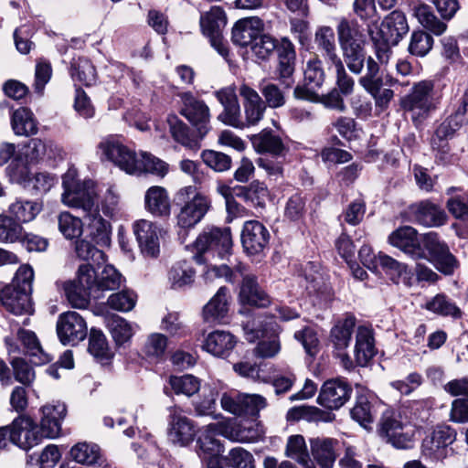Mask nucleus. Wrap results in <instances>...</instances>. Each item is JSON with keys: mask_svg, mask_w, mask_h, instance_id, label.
I'll return each instance as SVG.
<instances>
[{"mask_svg": "<svg viewBox=\"0 0 468 468\" xmlns=\"http://www.w3.org/2000/svg\"><path fill=\"white\" fill-rule=\"evenodd\" d=\"M204 277L207 282L224 278L229 282H235L239 278H242L239 291V299L242 303L266 307L271 303L269 296L260 288L256 277L247 272L246 266L241 263L237 264L233 270L225 264L208 266Z\"/></svg>", "mask_w": 468, "mask_h": 468, "instance_id": "obj_1", "label": "nucleus"}, {"mask_svg": "<svg viewBox=\"0 0 468 468\" xmlns=\"http://www.w3.org/2000/svg\"><path fill=\"white\" fill-rule=\"evenodd\" d=\"M367 29L375 45L378 59L382 65H387L391 56V47L396 46L409 32V25L404 13L395 10L380 25L369 24Z\"/></svg>", "mask_w": 468, "mask_h": 468, "instance_id": "obj_2", "label": "nucleus"}, {"mask_svg": "<svg viewBox=\"0 0 468 468\" xmlns=\"http://www.w3.org/2000/svg\"><path fill=\"white\" fill-rule=\"evenodd\" d=\"M61 202L72 208H80L85 214L98 208V192L92 180L80 181L75 168H69L62 178Z\"/></svg>", "mask_w": 468, "mask_h": 468, "instance_id": "obj_3", "label": "nucleus"}, {"mask_svg": "<svg viewBox=\"0 0 468 468\" xmlns=\"http://www.w3.org/2000/svg\"><path fill=\"white\" fill-rule=\"evenodd\" d=\"M441 97L432 80H420L414 83L410 92L403 99L402 107L414 122L420 123L436 109Z\"/></svg>", "mask_w": 468, "mask_h": 468, "instance_id": "obj_4", "label": "nucleus"}, {"mask_svg": "<svg viewBox=\"0 0 468 468\" xmlns=\"http://www.w3.org/2000/svg\"><path fill=\"white\" fill-rule=\"evenodd\" d=\"M337 35L347 68L355 74L361 73L365 63V52L357 25L343 18L337 26Z\"/></svg>", "mask_w": 468, "mask_h": 468, "instance_id": "obj_5", "label": "nucleus"}, {"mask_svg": "<svg viewBox=\"0 0 468 468\" xmlns=\"http://www.w3.org/2000/svg\"><path fill=\"white\" fill-rule=\"evenodd\" d=\"M176 196L185 202L176 216L177 226L185 229L194 228L209 210L210 200L194 186L180 188Z\"/></svg>", "mask_w": 468, "mask_h": 468, "instance_id": "obj_6", "label": "nucleus"}, {"mask_svg": "<svg viewBox=\"0 0 468 468\" xmlns=\"http://www.w3.org/2000/svg\"><path fill=\"white\" fill-rule=\"evenodd\" d=\"M179 97V112L195 128L197 136L203 139L210 131V109L207 103L192 92H181Z\"/></svg>", "mask_w": 468, "mask_h": 468, "instance_id": "obj_7", "label": "nucleus"}, {"mask_svg": "<svg viewBox=\"0 0 468 468\" xmlns=\"http://www.w3.org/2000/svg\"><path fill=\"white\" fill-rule=\"evenodd\" d=\"M407 413L408 409L399 412L386 411L380 420V435L398 449H407L412 442L410 421L403 420Z\"/></svg>", "mask_w": 468, "mask_h": 468, "instance_id": "obj_8", "label": "nucleus"}, {"mask_svg": "<svg viewBox=\"0 0 468 468\" xmlns=\"http://www.w3.org/2000/svg\"><path fill=\"white\" fill-rule=\"evenodd\" d=\"M421 247L424 250V257L420 260H427L434 267L445 275H451L458 268L456 258L451 253L448 245L441 240L436 232L431 231L421 236Z\"/></svg>", "mask_w": 468, "mask_h": 468, "instance_id": "obj_9", "label": "nucleus"}, {"mask_svg": "<svg viewBox=\"0 0 468 468\" xmlns=\"http://www.w3.org/2000/svg\"><path fill=\"white\" fill-rule=\"evenodd\" d=\"M195 248L199 253L216 251L223 258L229 254L232 248V237L229 228L210 227L205 229L197 238ZM195 261L201 264L204 262L202 254L195 256Z\"/></svg>", "mask_w": 468, "mask_h": 468, "instance_id": "obj_10", "label": "nucleus"}, {"mask_svg": "<svg viewBox=\"0 0 468 468\" xmlns=\"http://www.w3.org/2000/svg\"><path fill=\"white\" fill-rule=\"evenodd\" d=\"M226 24V14L219 6L211 7L208 12L200 17V27L203 33L209 37L211 46L224 58L229 57L228 44L221 33Z\"/></svg>", "mask_w": 468, "mask_h": 468, "instance_id": "obj_11", "label": "nucleus"}, {"mask_svg": "<svg viewBox=\"0 0 468 468\" xmlns=\"http://www.w3.org/2000/svg\"><path fill=\"white\" fill-rule=\"evenodd\" d=\"M246 339L253 343L260 339L254 348V355L261 358L274 357L281 351V343L277 333L271 328H259L253 322L244 325Z\"/></svg>", "mask_w": 468, "mask_h": 468, "instance_id": "obj_12", "label": "nucleus"}, {"mask_svg": "<svg viewBox=\"0 0 468 468\" xmlns=\"http://www.w3.org/2000/svg\"><path fill=\"white\" fill-rule=\"evenodd\" d=\"M87 333V324L77 312L69 311L58 315L57 335L63 345L76 346L86 338Z\"/></svg>", "mask_w": 468, "mask_h": 468, "instance_id": "obj_13", "label": "nucleus"}, {"mask_svg": "<svg viewBox=\"0 0 468 468\" xmlns=\"http://www.w3.org/2000/svg\"><path fill=\"white\" fill-rule=\"evenodd\" d=\"M168 410V441L180 447L189 445L194 441L197 433L193 421L185 416L182 410L176 406L169 408Z\"/></svg>", "mask_w": 468, "mask_h": 468, "instance_id": "obj_14", "label": "nucleus"}, {"mask_svg": "<svg viewBox=\"0 0 468 468\" xmlns=\"http://www.w3.org/2000/svg\"><path fill=\"white\" fill-rule=\"evenodd\" d=\"M11 442L23 450H29L45 437L33 419L27 415L16 418L10 425Z\"/></svg>", "mask_w": 468, "mask_h": 468, "instance_id": "obj_15", "label": "nucleus"}, {"mask_svg": "<svg viewBox=\"0 0 468 468\" xmlns=\"http://www.w3.org/2000/svg\"><path fill=\"white\" fill-rule=\"evenodd\" d=\"M100 149L107 159L113 162L120 169L129 175H138L140 169L137 165L140 156L135 152L115 140L101 143Z\"/></svg>", "mask_w": 468, "mask_h": 468, "instance_id": "obj_16", "label": "nucleus"}, {"mask_svg": "<svg viewBox=\"0 0 468 468\" xmlns=\"http://www.w3.org/2000/svg\"><path fill=\"white\" fill-rule=\"evenodd\" d=\"M456 431L450 426H437L422 441V454L434 460L444 459L447 456V448L456 440Z\"/></svg>", "mask_w": 468, "mask_h": 468, "instance_id": "obj_17", "label": "nucleus"}, {"mask_svg": "<svg viewBox=\"0 0 468 468\" xmlns=\"http://www.w3.org/2000/svg\"><path fill=\"white\" fill-rule=\"evenodd\" d=\"M133 230L142 253L155 258L160 253L162 229L153 221L139 219L133 225Z\"/></svg>", "mask_w": 468, "mask_h": 468, "instance_id": "obj_18", "label": "nucleus"}, {"mask_svg": "<svg viewBox=\"0 0 468 468\" xmlns=\"http://www.w3.org/2000/svg\"><path fill=\"white\" fill-rule=\"evenodd\" d=\"M238 91L242 99L244 128L257 125L263 118L266 104L256 90L243 82Z\"/></svg>", "mask_w": 468, "mask_h": 468, "instance_id": "obj_19", "label": "nucleus"}, {"mask_svg": "<svg viewBox=\"0 0 468 468\" xmlns=\"http://www.w3.org/2000/svg\"><path fill=\"white\" fill-rule=\"evenodd\" d=\"M410 219L427 228H439L448 219L446 212L438 205L424 200L409 207Z\"/></svg>", "mask_w": 468, "mask_h": 468, "instance_id": "obj_20", "label": "nucleus"}, {"mask_svg": "<svg viewBox=\"0 0 468 468\" xmlns=\"http://www.w3.org/2000/svg\"><path fill=\"white\" fill-rule=\"evenodd\" d=\"M421 237L418 231L410 226H403L395 229L388 237V242L393 247L400 250L413 260L424 257V250L421 247Z\"/></svg>", "mask_w": 468, "mask_h": 468, "instance_id": "obj_21", "label": "nucleus"}, {"mask_svg": "<svg viewBox=\"0 0 468 468\" xmlns=\"http://www.w3.org/2000/svg\"><path fill=\"white\" fill-rule=\"evenodd\" d=\"M351 387L339 378L330 379L324 383L318 396V403L330 410H338L349 399Z\"/></svg>", "mask_w": 468, "mask_h": 468, "instance_id": "obj_22", "label": "nucleus"}, {"mask_svg": "<svg viewBox=\"0 0 468 468\" xmlns=\"http://www.w3.org/2000/svg\"><path fill=\"white\" fill-rule=\"evenodd\" d=\"M0 304L16 315L31 314L34 312L31 292L14 286L5 285L0 290Z\"/></svg>", "mask_w": 468, "mask_h": 468, "instance_id": "obj_23", "label": "nucleus"}, {"mask_svg": "<svg viewBox=\"0 0 468 468\" xmlns=\"http://www.w3.org/2000/svg\"><path fill=\"white\" fill-rule=\"evenodd\" d=\"M270 233L266 227L257 220H248L241 231V243L244 250L250 255L260 254L267 247Z\"/></svg>", "mask_w": 468, "mask_h": 468, "instance_id": "obj_24", "label": "nucleus"}, {"mask_svg": "<svg viewBox=\"0 0 468 468\" xmlns=\"http://www.w3.org/2000/svg\"><path fill=\"white\" fill-rule=\"evenodd\" d=\"M310 452L315 465L320 468H334L338 453V441L328 437H314L309 440Z\"/></svg>", "mask_w": 468, "mask_h": 468, "instance_id": "obj_25", "label": "nucleus"}, {"mask_svg": "<svg viewBox=\"0 0 468 468\" xmlns=\"http://www.w3.org/2000/svg\"><path fill=\"white\" fill-rule=\"evenodd\" d=\"M40 430L46 438H57L61 431V420L66 415L64 403L57 401L48 403L40 409Z\"/></svg>", "mask_w": 468, "mask_h": 468, "instance_id": "obj_26", "label": "nucleus"}, {"mask_svg": "<svg viewBox=\"0 0 468 468\" xmlns=\"http://www.w3.org/2000/svg\"><path fill=\"white\" fill-rule=\"evenodd\" d=\"M226 422L218 421L210 423L204 427L200 436L197 439L198 449L201 453L208 455L209 457H219V453L223 452L220 441L216 438L218 435H222L228 438Z\"/></svg>", "mask_w": 468, "mask_h": 468, "instance_id": "obj_27", "label": "nucleus"}, {"mask_svg": "<svg viewBox=\"0 0 468 468\" xmlns=\"http://www.w3.org/2000/svg\"><path fill=\"white\" fill-rule=\"evenodd\" d=\"M264 30L261 19L256 16L238 20L232 27V41L239 47H249Z\"/></svg>", "mask_w": 468, "mask_h": 468, "instance_id": "obj_28", "label": "nucleus"}, {"mask_svg": "<svg viewBox=\"0 0 468 468\" xmlns=\"http://www.w3.org/2000/svg\"><path fill=\"white\" fill-rule=\"evenodd\" d=\"M236 338L229 332L216 330L207 335L203 349L218 357H227L236 346Z\"/></svg>", "mask_w": 468, "mask_h": 468, "instance_id": "obj_29", "label": "nucleus"}, {"mask_svg": "<svg viewBox=\"0 0 468 468\" xmlns=\"http://www.w3.org/2000/svg\"><path fill=\"white\" fill-rule=\"evenodd\" d=\"M146 210L155 217H167L171 213V202L167 190L159 186L149 187L144 195Z\"/></svg>", "mask_w": 468, "mask_h": 468, "instance_id": "obj_30", "label": "nucleus"}, {"mask_svg": "<svg viewBox=\"0 0 468 468\" xmlns=\"http://www.w3.org/2000/svg\"><path fill=\"white\" fill-rule=\"evenodd\" d=\"M279 65L277 72L279 78L286 88H290L293 80L292 79L295 67V50L292 43L286 38L282 40L278 48Z\"/></svg>", "mask_w": 468, "mask_h": 468, "instance_id": "obj_31", "label": "nucleus"}, {"mask_svg": "<svg viewBox=\"0 0 468 468\" xmlns=\"http://www.w3.org/2000/svg\"><path fill=\"white\" fill-rule=\"evenodd\" d=\"M61 149L51 140L33 138L25 146V155L31 162L44 158L53 159L60 155Z\"/></svg>", "mask_w": 468, "mask_h": 468, "instance_id": "obj_32", "label": "nucleus"}, {"mask_svg": "<svg viewBox=\"0 0 468 468\" xmlns=\"http://www.w3.org/2000/svg\"><path fill=\"white\" fill-rule=\"evenodd\" d=\"M16 336L23 345L25 352L31 357L33 364L43 365L51 360L50 356L44 352L34 332L20 328L17 331Z\"/></svg>", "mask_w": 468, "mask_h": 468, "instance_id": "obj_33", "label": "nucleus"}, {"mask_svg": "<svg viewBox=\"0 0 468 468\" xmlns=\"http://www.w3.org/2000/svg\"><path fill=\"white\" fill-rule=\"evenodd\" d=\"M378 261L379 265L395 283L411 284L413 273L408 265L382 252H378Z\"/></svg>", "mask_w": 468, "mask_h": 468, "instance_id": "obj_34", "label": "nucleus"}, {"mask_svg": "<svg viewBox=\"0 0 468 468\" xmlns=\"http://www.w3.org/2000/svg\"><path fill=\"white\" fill-rule=\"evenodd\" d=\"M229 290L220 287L203 309L205 321L211 323L223 319L229 311Z\"/></svg>", "mask_w": 468, "mask_h": 468, "instance_id": "obj_35", "label": "nucleus"}, {"mask_svg": "<svg viewBox=\"0 0 468 468\" xmlns=\"http://www.w3.org/2000/svg\"><path fill=\"white\" fill-rule=\"evenodd\" d=\"M224 421L226 422L228 439L231 441H254L261 437V431L255 421L240 420L236 425H232L230 420Z\"/></svg>", "mask_w": 468, "mask_h": 468, "instance_id": "obj_36", "label": "nucleus"}, {"mask_svg": "<svg viewBox=\"0 0 468 468\" xmlns=\"http://www.w3.org/2000/svg\"><path fill=\"white\" fill-rule=\"evenodd\" d=\"M375 355L374 338L370 329L359 326L355 346V358L358 366L364 367Z\"/></svg>", "mask_w": 468, "mask_h": 468, "instance_id": "obj_37", "label": "nucleus"}, {"mask_svg": "<svg viewBox=\"0 0 468 468\" xmlns=\"http://www.w3.org/2000/svg\"><path fill=\"white\" fill-rule=\"evenodd\" d=\"M285 455L295 460L303 468H316L302 435H292L288 438Z\"/></svg>", "mask_w": 468, "mask_h": 468, "instance_id": "obj_38", "label": "nucleus"}, {"mask_svg": "<svg viewBox=\"0 0 468 468\" xmlns=\"http://www.w3.org/2000/svg\"><path fill=\"white\" fill-rule=\"evenodd\" d=\"M85 219L90 237L100 245H109L111 225L100 215L99 207L94 212L87 213Z\"/></svg>", "mask_w": 468, "mask_h": 468, "instance_id": "obj_39", "label": "nucleus"}, {"mask_svg": "<svg viewBox=\"0 0 468 468\" xmlns=\"http://www.w3.org/2000/svg\"><path fill=\"white\" fill-rule=\"evenodd\" d=\"M167 123L169 125L170 133L176 142L191 150L200 148L199 141L201 139L197 136V138L193 137L190 133L189 127L176 115H169L167 117Z\"/></svg>", "mask_w": 468, "mask_h": 468, "instance_id": "obj_40", "label": "nucleus"}, {"mask_svg": "<svg viewBox=\"0 0 468 468\" xmlns=\"http://www.w3.org/2000/svg\"><path fill=\"white\" fill-rule=\"evenodd\" d=\"M412 12L418 22L434 35L440 36L447 29V25L434 15L430 5L417 3L413 5Z\"/></svg>", "mask_w": 468, "mask_h": 468, "instance_id": "obj_41", "label": "nucleus"}, {"mask_svg": "<svg viewBox=\"0 0 468 468\" xmlns=\"http://www.w3.org/2000/svg\"><path fill=\"white\" fill-rule=\"evenodd\" d=\"M252 144L258 153H269L275 156H281L285 152L282 139L271 131L263 130L254 135Z\"/></svg>", "mask_w": 468, "mask_h": 468, "instance_id": "obj_42", "label": "nucleus"}, {"mask_svg": "<svg viewBox=\"0 0 468 468\" xmlns=\"http://www.w3.org/2000/svg\"><path fill=\"white\" fill-rule=\"evenodd\" d=\"M41 210V203L22 199L16 200L8 207L9 215L21 225L35 219Z\"/></svg>", "mask_w": 468, "mask_h": 468, "instance_id": "obj_43", "label": "nucleus"}, {"mask_svg": "<svg viewBox=\"0 0 468 468\" xmlns=\"http://www.w3.org/2000/svg\"><path fill=\"white\" fill-rule=\"evenodd\" d=\"M356 325L353 316L339 321L331 330V341L338 352H343L349 346L352 333Z\"/></svg>", "mask_w": 468, "mask_h": 468, "instance_id": "obj_44", "label": "nucleus"}, {"mask_svg": "<svg viewBox=\"0 0 468 468\" xmlns=\"http://www.w3.org/2000/svg\"><path fill=\"white\" fill-rule=\"evenodd\" d=\"M26 231L22 225L10 215L0 214V242L16 243L23 241Z\"/></svg>", "mask_w": 468, "mask_h": 468, "instance_id": "obj_45", "label": "nucleus"}, {"mask_svg": "<svg viewBox=\"0 0 468 468\" xmlns=\"http://www.w3.org/2000/svg\"><path fill=\"white\" fill-rule=\"evenodd\" d=\"M12 128L16 135L28 136L37 132V121L27 108L16 110L12 115Z\"/></svg>", "mask_w": 468, "mask_h": 468, "instance_id": "obj_46", "label": "nucleus"}, {"mask_svg": "<svg viewBox=\"0 0 468 468\" xmlns=\"http://www.w3.org/2000/svg\"><path fill=\"white\" fill-rule=\"evenodd\" d=\"M168 383L176 395H184L186 397H191L196 394L201 387L199 378L190 374L171 376Z\"/></svg>", "mask_w": 468, "mask_h": 468, "instance_id": "obj_47", "label": "nucleus"}, {"mask_svg": "<svg viewBox=\"0 0 468 468\" xmlns=\"http://www.w3.org/2000/svg\"><path fill=\"white\" fill-rule=\"evenodd\" d=\"M62 288L67 300L72 307L83 309L89 305L90 290L80 286L75 281L63 282Z\"/></svg>", "mask_w": 468, "mask_h": 468, "instance_id": "obj_48", "label": "nucleus"}, {"mask_svg": "<svg viewBox=\"0 0 468 468\" xmlns=\"http://www.w3.org/2000/svg\"><path fill=\"white\" fill-rule=\"evenodd\" d=\"M169 282L174 289H180L194 282L195 271L186 261H178L169 271Z\"/></svg>", "mask_w": 468, "mask_h": 468, "instance_id": "obj_49", "label": "nucleus"}, {"mask_svg": "<svg viewBox=\"0 0 468 468\" xmlns=\"http://www.w3.org/2000/svg\"><path fill=\"white\" fill-rule=\"evenodd\" d=\"M315 43L318 48L324 51V56L332 63L340 59L336 54L335 33L330 27H321L315 33Z\"/></svg>", "mask_w": 468, "mask_h": 468, "instance_id": "obj_50", "label": "nucleus"}, {"mask_svg": "<svg viewBox=\"0 0 468 468\" xmlns=\"http://www.w3.org/2000/svg\"><path fill=\"white\" fill-rule=\"evenodd\" d=\"M73 460L82 464H94L101 457V449L95 443L79 442L70 450Z\"/></svg>", "mask_w": 468, "mask_h": 468, "instance_id": "obj_51", "label": "nucleus"}, {"mask_svg": "<svg viewBox=\"0 0 468 468\" xmlns=\"http://www.w3.org/2000/svg\"><path fill=\"white\" fill-rule=\"evenodd\" d=\"M107 325L113 339L119 345L130 340L134 333L133 326L119 315H112L109 317L107 320Z\"/></svg>", "mask_w": 468, "mask_h": 468, "instance_id": "obj_52", "label": "nucleus"}, {"mask_svg": "<svg viewBox=\"0 0 468 468\" xmlns=\"http://www.w3.org/2000/svg\"><path fill=\"white\" fill-rule=\"evenodd\" d=\"M58 229L68 239H77L81 236L83 223L78 217L69 212H62L58 217Z\"/></svg>", "mask_w": 468, "mask_h": 468, "instance_id": "obj_53", "label": "nucleus"}, {"mask_svg": "<svg viewBox=\"0 0 468 468\" xmlns=\"http://www.w3.org/2000/svg\"><path fill=\"white\" fill-rule=\"evenodd\" d=\"M350 414L352 419L359 423V425L364 429H371V424L374 421V415L371 404L366 397L360 396L356 398V404L350 410Z\"/></svg>", "mask_w": 468, "mask_h": 468, "instance_id": "obj_54", "label": "nucleus"}, {"mask_svg": "<svg viewBox=\"0 0 468 468\" xmlns=\"http://www.w3.org/2000/svg\"><path fill=\"white\" fill-rule=\"evenodd\" d=\"M138 175L149 173L160 177H164L168 172V165L163 160L148 153H141L139 159Z\"/></svg>", "mask_w": 468, "mask_h": 468, "instance_id": "obj_55", "label": "nucleus"}, {"mask_svg": "<svg viewBox=\"0 0 468 468\" xmlns=\"http://www.w3.org/2000/svg\"><path fill=\"white\" fill-rule=\"evenodd\" d=\"M123 282L124 279L119 271L113 265L107 264L99 275L97 291L116 290L120 288Z\"/></svg>", "mask_w": 468, "mask_h": 468, "instance_id": "obj_56", "label": "nucleus"}, {"mask_svg": "<svg viewBox=\"0 0 468 468\" xmlns=\"http://www.w3.org/2000/svg\"><path fill=\"white\" fill-rule=\"evenodd\" d=\"M433 46V37L425 31H413L409 44V52L417 57L426 56Z\"/></svg>", "mask_w": 468, "mask_h": 468, "instance_id": "obj_57", "label": "nucleus"}, {"mask_svg": "<svg viewBox=\"0 0 468 468\" xmlns=\"http://www.w3.org/2000/svg\"><path fill=\"white\" fill-rule=\"evenodd\" d=\"M252 54L259 59H267L277 48V40L268 34L261 32L249 46Z\"/></svg>", "mask_w": 468, "mask_h": 468, "instance_id": "obj_58", "label": "nucleus"}, {"mask_svg": "<svg viewBox=\"0 0 468 468\" xmlns=\"http://www.w3.org/2000/svg\"><path fill=\"white\" fill-rule=\"evenodd\" d=\"M71 76L74 80L90 86L96 81V69L89 59L80 58L72 64Z\"/></svg>", "mask_w": 468, "mask_h": 468, "instance_id": "obj_59", "label": "nucleus"}, {"mask_svg": "<svg viewBox=\"0 0 468 468\" xmlns=\"http://www.w3.org/2000/svg\"><path fill=\"white\" fill-rule=\"evenodd\" d=\"M137 301V295L130 290H124L112 293L107 300L108 305L119 312H129L133 309Z\"/></svg>", "mask_w": 468, "mask_h": 468, "instance_id": "obj_60", "label": "nucleus"}, {"mask_svg": "<svg viewBox=\"0 0 468 468\" xmlns=\"http://www.w3.org/2000/svg\"><path fill=\"white\" fill-rule=\"evenodd\" d=\"M460 127L461 126L454 121V119L449 116L436 129L434 136L431 139L432 147L443 149L447 145L445 141L452 138Z\"/></svg>", "mask_w": 468, "mask_h": 468, "instance_id": "obj_61", "label": "nucleus"}, {"mask_svg": "<svg viewBox=\"0 0 468 468\" xmlns=\"http://www.w3.org/2000/svg\"><path fill=\"white\" fill-rule=\"evenodd\" d=\"M75 251L78 258L91 261L93 264L100 265L105 261L104 252L86 240L81 239L77 241Z\"/></svg>", "mask_w": 468, "mask_h": 468, "instance_id": "obj_62", "label": "nucleus"}, {"mask_svg": "<svg viewBox=\"0 0 468 468\" xmlns=\"http://www.w3.org/2000/svg\"><path fill=\"white\" fill-rule=\"evenodd\" d=\"M101 207L103 214L107 217L113 218L119 213L121 209V196L114 186H109L107 188Z\"/></svg>", "mask_w": 468, "mask_h": 468, "instance_id": "obj_63", "label": "nucleus"}, {"mask_svg": "<svg viewBox=\"0 0 468 468\" xmlns=\"http://www.w3.org/2000/svg\"><path fill=\"white\" fill-rule=\"evenodd\" d=\"M203 162L217 172H224L230 168L231 159L229 155L213 150H206L201 154Z\"/></svg>", "mask_w": 468, "mask_h": 468, "instance_id": "obj_64", "label": "nucleus"}]
</instances>
